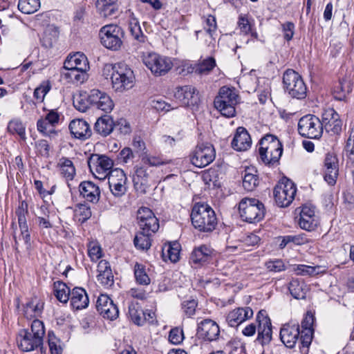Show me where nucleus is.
<instances>
[{
	"label": "nucleus",
	"mask_w": 354,
	"mask_h": 354,
	"mask_svg": "<svg viewBox=\"0 0 354 354\" xmlns=\"http://www.w3.org/2000/svg\"><path fill=\"white\" fill-rule=\"evenodd\" d=\"M79 192L80 196L88 202L95 204L100 200V187L92 181L82 182L79 185Z\"/></svg>",
	"instance_id": "obj_25"
},
{
	"label": "nucleus",
	"mask_w": 354,
	"mask_h": 354,
	"mask_svg": "<svg viewBox=\"0 0 354 354\" xmlns=\"http://www.w3.org/2000/svg\"><path fill=\"white\" fill-rule=\"evenodd\" d=\"M151 235L152 234L144 232V231L137 233L133 240L135 247L141 250L149 249L151 245Z\"/></svg>",
	"instance_id": "obj_42"
},
{
	"label": "nucleus",
	"mask_w": 354,
	"mask_h": 354,
	"mask_svg": "<svg viewBox=\"0 0 354 354\" xmlns=\"http://www.w3.org/2000/svg\"><path fill=\"white\" fill-rule=\"evenodd\" d=\"M118 158L120 162L127 164L134 158V154L131 148L124 147L120 151Z\"/></svg>",
	"instance_id": "obj_64"
},
{
	"label": "nucleus",
	"mask_w": 354,
	"mask_h": 354,
	"mask_svg": "<svg viewBox=\"0 0 354 354\" xmlns=\"http://www.w3.org/2000/svg\"><path fill=\"white\" fill-rule=\"evenodd\" d=\"M196 38L204 39L205 44L209 48L213 49L215 46L216 38L214 35L216 32H209L207 31L196 30L195 32Z\"/></svg>",
	"instance_id": "obj_54"
},
{
	"label": "nucleus",
	"mask_w": 354,
	"mask_h": 354,
	"mask_svg": "<svg viewBox=\"0 0 354 354\" xmlns=\"http://www.w3.org/2000/svg\"><path fill=\"white\" fill-rule=\"evenodd\" d=\"M214 250L208 245H202L196 248L192 252L189 261L196 266H202L212 260Z\"/></svg>",
	"instance_id": "obj_26"
},
{
	"label": "nucleus",
	"mask_w": 354,
	"mask_h": 354,
	"mask_svg": "<svg viewBox=\"0 0 354 354\" xmlns=\"http://www.w3.org/2000/svg\"><path fill=\"white\" fill-rule=\"evenodd\" d=\"M117 0H97L96 8L99 13L107 17L113 15L118 10Z\"/></svg>",
	"instance_id": "obj_36"
},
{
	"label": "nucleus",
	"mask_w": 354,
	"mask_h": 354,
	"mask_svg": "<svg viewBox=\"0 0 354 354\" xmlns=\"http://www.w3.org/2000/svg\"><path fill=\"white\" fill-rule=\"evenodd\" d=\"M123 36L122 28L114 24L104 26L100 30L101 44L105 48L112 50L120 49L122 44Z\"/></svg>",
	"instance_id": "obj_9"
},
{
	"label": "nucleus",
	"mask_w": 354,
	"mask_h": 354,
	"mask_svg": "<svg viewBox=\"0 0 354 354\" xmlns=\"http://www.w3.org/2000/svg\"><path fill=\"white\" fill-rule=\"evenodd\" d=\"M98 313L105 319L114 320L119 316L118 306L107 295H100L96 302Z\"/></svg>",
	"instance_id": "obj_16"
},
{
	"label": "nucleus",
	"mask_w": 354,
	"mask_h": 354,
	"mask_svg": "<svg viewBox=\"0 0 354 354\" xmlns=\"http://www.w3.org/2000/svg\"><path fill=\"white\" fill-rule=\"evenodd\" d=\"M231 145L234 149L239 151H246L251 147L252 139L245 128H237Z\"/></svg>",
	"instance_id": "obj_27"
},
{
	"label": "nucleus",
	"mask_w": 354,
	"mask_h": 354,
	"mask_svg": "<svg viewBox=\"0 0 354 354\" xmlns=\"http://www.w3.org/2000/svg\"><path fill=\"white\" fill-rule=\"evenodd\" d=\"M88 255L92 261H97L102 257V249L96 241H90L88 244Z\"/></svg>",
	"instance_id": "obj_56"
},
{
	"label": "nucleus",
	"mask_w": 354,
	"mask_h": 354,
	"mask_svg": "<svg viewBox=\"0 0 354 354\" xmlns=\"http://www.w3.org/2000/svg\"><path fill=\"white\" fill-rule=\"evenodd\" d=\"M324 178L329 185L336 183L339 175V160L336 155L328 153L324 162Z\"/></svg>",
	"instance_id": "obj_18"
},
{
	"label": "nucleus",
	"mask_w": 354,
	"mask_h": 354,
	"mask_svg": "<svg viewBox=\"0 0 354 354\" xmlns=\"http://www.w3.org/2000/svg\"><path fill=\"white\" fill-rule=\"evenodd\" d=\"M266 267L270 272H279L286 269V266L281 259H274L267 261L266 263Z\"/></svg>",
	"instance_id": "obj_61"
},
{
	"label": "nucleus",
	"mask_w": 354,
	"mask_h": 354,
	"mask_svg": "<svg viewBox=\"0 0 354 354\" xmlns=\"http://www.w3.org/2000/svg\"><path fill=\"white\" fill-rule=\"evenodd\" d=\"M238 95L234 89L227 86L220 88L218 95L214 99V106L226 118H232L235 115V106L237 104Z\"/></svg>",
	"instance_id": "obj_6"
},
{
	"label": "nucleus",
	"mask_w": 354,
	"mask_h": 354,
	"mask_svg": "<svg viewBox=\"0 0 354 354\" xmlns=\"http://www.w3.org/2000/svg\"><path fill=\"white\" fill-rule=\"evenodd\" d=\"M141 231L144 232L153 234L159 228V223L158 218L153 216L148 218L147 220L138 222Z\"/></svg>",
	"instance_id": "obj_50"
},
{
	"label": "nucleus",
	"mask_w": 354,
	"mask_h": 354,
	"mask_svg": "<svg viewBox=\"0 0 354 354\" xmlns=\"http://www.w3.org/2000/svg\"><path fill=\"white\" fill-rule=\"evenodd\" d=\"M285 91L292 98L304 100L307 95V87L301 75L292 69H288L283 75Z\"/></svg>",
	"instance_id": "obj_8"
},
{
	"label": "nucleus",
	"mask_w": 354,
	"mask_h": 354,
	"mask_svg": "<svg viewBox=\"0 0 354 354\" xmlns=\"http://www.w3.org/2000/svg\"><path fill=\"white\" fill-rule=\"evenodd\" d=\"M254 168L248 167L245 170L243 179V187L248 192L253 191L259 184V177Z\"/></svg>",
	"instance_id": "obj_37"
},
{
	"label": "nucleus",
	"mask_w": 354,
	"mask_h": 354,
	"mask_svg": "<svg viewBox=\"0 0 354 354\" xmlns=\"http://www.w3.org/2000/svg\"><path fill=\"white\" fill-rule=\"evenodd\" d=\"M129 315L135 324L138 326L144 324V311L138 303L132 302L129 306Z\"/></svg>",
	"instance_id": "obj_43"
},
{
	"label": "nucleus",
	"mask_w": 354,
	"mask_h": 354,
	"mask_svg": "<svg viewBox=\"0 0 354 354\" xmlns=\"http://www.w3.org/2000/svg\"><path fill=\"white\" fill-rule=\"evenodd\" d=\"M54 293L56 298L62 303H66L71 295V290L64 282L57 281L54 283Z\"/></svg>",
	"instance_id": "obj_41"
},
{
	"label": "nucleus",
	"mask_w": 354,
	"mask_h": 354,
	"mask_svg": "<svg viewBox=\"0 0 354 354\" xmlns=\"http://www.w3.org/2000/svg\"><path fill=\"white\" fill-rule=\"evenodd\" d=\"M296 191V186L290 180L277 185L273 192L277 205L281 207L288 206L292 202Z\"/></svg>",
	"instance_id": "obj_14"
},
{
	"label": "nucleus",
	"mask_w": 354,
	"mask_h": 354,
	"mask_svg": "<svg viewBox=\"0 0 354 354\" xmlns=\"http://www.w3.org/2000/svg\"><path fill=\"white\" fill-rule=\"evenodd\" d=\"M149 177V171L145 165L141 163V165H138L135 167V176L133 179L135 185L138 183H147Z\"/></svg>",
	"instance_id": "obj_46"
},
{
	"label": "nucleus",
	"mask_w": 354,
	"mask_h": 354,
	"mask_svg": "<svg viewBox=\"0 0 354 354\" xmlns=\"http://www.w3.org/2000/svg\"><path fill=\"white\" fill-rule=\"evenodd\" d=\"M37 128L38 131L45 136H52L57 133V131L45 118L38 120L37 122Z\"/></svg>",
	"instance_id": "obj_55"
},
{
	"label": "nucleus",
	"mask_w": 354,
	"mask_h": 354,
	"mask_svg": "<svg viewBox=\"0 0 354 354\" xmlns=\"http://www.w3.org/2000/svg\"><path fill=\"white\" fill-rule=\"evenodd\" d=\"M239 212L243 221L250 223L259 222L265 216L264 205L257 198H243L239 204Z\"/></svg>",
	"instance_id": "obj_7"
},
{
	"label": "nucleus",
	"mask_w": 354,
	"mask_h": 354,
	"mask_svg": "<svg viewBox=\"0 0 354 354\" xmlns=\"http://www.w3.org/2000/svg\"><path fill=\"white\" fill-rule=\"evenodd\" d=\"M129 28L131 35L139 42H145V36L143 34L138 19L131 17L129 19Z\"/></svg>",
	"instance_id": "obj_48"
},
{
	"label": "nucleus",
	"mask_w": 354,
	"mask_h": 354,
	"mask_svg": "<svg viewBox=\"0 0 354 354\" xmlns=\"http://www.w3.org/2000/svg\"><path fill=\"white\" fill-rule=\"evenodd\" d=\"M259 145V153L261 161L268 166L277 165L283 153V145L278 138L267 134L260 140Z\"/></svg>",
	"instance_id": "obj_3"
},
{
	"label": "nucleus",
	"mask_w": 354,
	"mask_h": 354,
	"mask_svg": "<svg viewBox=\"0 0 354 354\" xmlns=\"http://www.w3.org/2000/svg\"><path fill=\"white\" fill-rule=\"evenodd\" d=\"M88 165L91 172L96 178L102 179L110 175L113 162L106 155L95 153L89 157Z\"/></svg>",
	"instance_id": "obj_12"
},
{
	"label": "nucleus",
	"mask_w": 354,
	"mask_h": 354,
	"mask_svg": "<svg viewBox=\"0 0 354 354\" xmlns=\"http://www.w3.org/2000/svg\"><path fill=\"white\" fill-rule=\"evenodd\" d=\"M181 306L184 315L187 317H191L196 313V310L198 306V302L195 299L187 300L182 303Z\"/></svg>",
	"instance_id": "obj_57"
},
{
	"label": "nucleus",
	"mask_w": 354,
	"mask_h": 354,
	"mask_svg": "<svg viewBox=\"0 0 354 354\" xmlns=\"http://www.w3.org/2000/svg\"><path fill=\"white\" fill-rule=\"evenodd\" d=\"M216 152L209 143L198 144L190 155L191 162L197 167H205L215 158Z\"/></svg>",
	"instance_id": "obj_13"
},
{
	"label": "nucleus",
	"mask_w": 354,
	"mask_h": 354,
	"mask_svg": "<svg viewBox=\"0 0 354 354\" xmlns=\"http://www.w3.org/2000/svg\"><path fill=\"white\" fill-rule=\"evenodd\" d=\"M115 123L111 115H104L99 117L94 124V131L96 133L106 137L113 130Z\"/></svg>",
	"instance_id": "obj_30"
},
{
	"label": "nucleus",
	"mask_w": 354,
	"mask_h": 354,
	"mask_svg": "<svg viewBox=\"0 0 354 354\" xmlns=\"http://www.w3.org/2000/svg\"><path fill=\"white\" fill-rule=\"evenodd\" d=\"M216 60L213 57H208L197 63L198 75H207L216 66Z\"/></svg>",
	"instance_id": "obj_47"
},
{
	"label": "nucleus",
	"mask_w": 354,
	"mask_h": 354,
	"mask_svg": "<svg viewBox=\"0 0 354 354\" xmlns=\"http://www.w3.org/2000/svg\"><path fill=\"white\" fill-rule=\"evenodd\" d=\"M174 96L185 106H194L199 100L198 92L195 87L190 85L177 87Z\"/></svg>",
	"instance_id": "obj_23"
},
{
	"label": "nucleus",
	"mask_w": 354,
	"mask_h": 354,
	"mask_svg": "<svg viewBox=\"0 0 354 354\" xmlns=\"http://www.w3.org/2000/svg\"><path fill=\"white\" fill-rule=\"evenodd\" d=\"M87 71H82L77 68H63L62 76L68 82L73 84H82L87 78Z\"/></svg>",
	"instance_id": "obj_34"
},
{
	"label": "nucleus",
	"mask_w": 354,
	"mask_h": 354,
	"mask_svg": "<svg viewBox=\"0 0 354 354\" xmlns=\"http://www.w3.org/2000/svg\"><path fill=\"white\" fill-rule=\"evenodd\" d=\"M291 295L297 299H305L306 295V285L304 281L292 279L288 287Z\"/></svg>",
	"instance_id": "obj_40"
},
{
	"label": "nucleus",
	"mask_w": 354,
	"mask_h": 354,
	"mask_svg": "<svg viewBox=\"0 0 354 354\" xmlns=\"http://www.w3.org/2000/svg\"><path fill=\"white\" fill-rule=\"evenodd\" d=\"M106 69L111 70L113 88L118 92H123L131 88L134 85L135 76L133 71L124 63L119 62L108 65Z\"/></svg>",
	"instance_id": "obj_5"
},
{
	"label": "nucleus",
	"mask_w": 354,
	"mask_h": 354,
	"mask_svg": "<svg viewBox=\"0 0 354 354\" xmlns=\"http://www.w3.org/2000/svg\"><path fill=\"white\" fill-rule=\"evenodd\" d=\"M300 335L299 326L297 324H284L280 330V339L283 344L289 348L295 346Z\"/></svg>",
	"instance_id": "obj_22"
},
{
	"label": "nucleus",
	"mask_w": 354,
	"mask_h": 354,
	"mask_svg": "<svg viewBox=\"0 0 354 354\" xmlns=\"http://www.w3.org/2000/svg\"><path fill=\"white\" fill-rule=\"evenodd\" d=\"M45 328L38 319H34L30 330L21 329L17 336L18 348L23 352H31L39 349L42 353Z\"/></svg>",
	"instance_id": "obj_1"
},
{
	"label": "nucleus",
	"mask_w": 354,
	"mask_h": 354,
	"mask_svg": "<svg viewBox=\"0 0 354 354\" xmlns=\"http://www.w3.org/2000/svg\"><path fill=\"white\" fill-rule=\"evenodd\" d=\"M109 187L111 194L116 198L123 196L127 192V176L122 169L115 168L109 176Z\"/></svg>",
	"instance_id": "obj_15"
},
{
	"label": "nucleus",
	"mask_w": 354,
	"mask_h": 354,
	"mask_svg": "<svg viewBox=\"0 0 354 354\" xmlns=\"http://www.w3.org/2000/svg\"><path fill=\"white\" fill-rule=\"evenodd\" d=\"M71 305L73 309L82 310L88 307L89 299L86 290L80 287L74 288L70 295Z\"/></svg>",
	"instance_id": "obj_29"
},
{
	"label": "nucleus",
	"mask_w": 354,
	"mask_h": 354,
	"mask_svg": "<svg viewBox=\"0 0 354 354\" xmlns=\"http://www.w3.org/2000/svg\"><path fill=\"white\" fill-rule=\"evenodd\" d=\"M256 322L258 324L257 328L255 323H250L242 330V334L245 337H252L257 330V341L261 345L269 344L272 339V331L271 320L266 310H261L258 312Z\"/></svg>",
	"instance_id": "obj_4"
},
{
	"label": "nucleus",
	"mask_w": 354,
	"mask_h": 354,
	"mask_svg": "<svg viewBox=\"0 0 354 354\" xmlns=\"http://www.w3.org/2000/svg\"><path fill=\"white\" fill-rule=\"evenodd\" d=\"M321 120L314 115H306L298 122L299 133L304 138L310 139L319 138L323 133Z\"/></svg>",
	"instance_id": "obj_11"
},
{
	"label": "nucleus",
	"mask_w": 354,
	"mask_h": 354,
	"mask_svg": "<svg viewBox=\"0 0 354 354\" xmlns=\"http://www.w3.org/2000/svg\"><path fill=\"white\" fill-rule=\"evenodd\" d=\"M44 303L35 297L26 303L24 306V315L28 319H36L42 313Z\"/></svg>",
	"instance_id": "obj_31"
},
{
	"label": "nucleus",
	"mask_w": 354,
	"mask_h": 354,
	"mask_svg": "<svg viewBox=\"0 0 354 354\" xmlns=\"http://www.w3.org/2000/svg\"><path fill=\"white\" fill-rule=\"evenodd\" d=\"M77 68L82 71H88L89 68L87 57L84 54L77 52L68 56L64 64V68Z\"/></svg>",
	"instance_id": "obj_32"
},
{
	"label": "nucleus",
	"mask_w": 354,
	"mask_h": 354,
	"mask_svg": "<svg viewBox=\"0 0 354 354\" xmlns=\"http://www.w3.org/2000/svg\"><path fill=\"white\" fill-rule=\"evenodd\" d=\"M297 274L314 276L319 274L324 273L325 269L321 266H310L306 265H297L294 268Z\"/></svg>",
	"instance_id": "obj_45"
},
{
	"label": "nucleus",
	"mask_w": 354,
	"mask_h": 354,
	"mask_svg": "<svg viewBox=\"0 0 354 354\" xmlns=\"http://www.w3.org/2000/svg\"><path fill=\"white\" fill-rule=\"evenodd\" d=\"M97 281L104 287L109 288L113 284V275L111 271H106L102 274H98Z\"/></svg>",
	"instance_id": "obj_63"
},
{
	"label": "nucleus",
	"mask_w": 354,
	"mask_h": 354,
	"mask_svg": "<svg viewBox=\"0 0 354 354\" xmlns=\"http://www.w3.org/2000/svg\"><path fill=\"white\" fill-rule=\"evenodd\" d=\"M40 0H19L18 9L24 14L35 12L40 8Z\"/></svg>",
	"instance_id": "obj_44"
},
{
	"label": "nucleus",
	"mask_w": 354,
	"mask_h": 354,
	"mask_svg": "<svg viewBox=\"0 0 354 354\" xmlns=\"http://www.w3.org/2000/svg\"><path fill=\"white\" fill-rule=\"evenodd\" d=\"M197 334L205 341L216 340L220 335V328L216 322L205 319L198 324Z\"/></svg>",
	"instance_id": "obj_19"
},
{
	"label": "nucleus",
	"mask_w": 354,
	"mask_h": 354,
	"mask_svg": "<svg viewBox=\"0 0 354 354\" xmlns=\"http://www.w3.org/2000/svg\"><path fill=\"white\" fill-rule=\"evenodd\" d=\"M75 216L82 223L85 222L91 216V207L88 204L80 203L75 209Z\"/></svg>",
	"instance_id": "obj_53"
},
{
	"label": "nucleus",
	"mask_w": 354,
	"mask_h": 354,
	"mask_svg": "<svg viewBox=\"0 0 354 354\" xmlns=\"http://www.w3.org/2000/svg\"><path fill=\"white\" fill-rule=\"evenodd\" d=\"M253 314V310L250 307L236 308L228 313L225 320L229 326L237 327L243 322L252 318Z\"/></svg>",
	"instance_id": "obj_24"
},
{
	"label": "nucleus",
	"mask_w": 354,
	"mask_h": 354,
	"mask_svg": "<svg viewBox=\"0 0 354 354\" xmlns=\"http://www.w3.org/2000/svg\"><path fill=\"white\" fill-rule=\"evenodd\" d=\"M57 167L59 174L66 180L68 186L70 187L71 185L68 182L72 180L76 174V170L73 162L67 158L62 157L59 160Z\"/></svg>",
	"instance_id": "obj_33"
},
{
	"label": "nucleus",
	"mask_w": 354,
	"mask_h": 354,
	"mask_svg": "<svg viewBox=\"0 0 354 354\" xmlns=\"http://www.w3.org/2000/svg\"><path fill=\"white\" fill-rule=\"evenodd\" d=\"M143 63L156 76L165 75L173 66L171 58L156 53L144 55Z\"/></svg>",
	"instance_id": "obj_10"
},
{
	"label": "nucleus",
	"mask_w": 354,
	"mask_h": 354,
	"mask_svg": "<svg viewBox=\"0 0 354 354\" xmlns=\"http://www.w3.org/2000/svg\"><path fill=\"white\" fill-rule=\"evenodd\" d=\"M351 91L352 86L350 81L345 79L341 80L334 88V97L339 101L344 100Z\"/></svg>",
	"instance_id": "obj_39"
},
{
	"label": "nucleus",
	"mask_w": 354,
	"mask_h": 354,
	"mask_svg": "<svg viewBox=\"0 0 354 354\" xmlns=\"http://www.w3.org/2000/svg\"><path fill=\"white\" fill-rule=\"evenodd\" d=\"M295 26L292 22L287 21L281 24V31L283 33V38L289 41H290L295 34Z\"/></svg>",
	"instance_id": "obj_62"
},
{
	"label": "nucleus",
	"mask_w": 354,
	"mask_h": 354,
	"mask_svg": "<svg viewBox=\"0 0 354 354\" xmlns=\"http://www.w3.org/2000/svg\"><path fill=\"white\" fill-rule=\"evenodd\" d=\"M238 28L243 35H250L255 39H258V33L255 30L254 23L245 15H241L238 19Z\"/></svg>",
	"instance_id": "obj_35"
},
{
	"label": "nucleus",
	"mask_w": 354,
	"mask_h": 354,
	"mask_svg": "<svg viewBox=\"0 0 354 354\" xmlns=\"http://www.w3.org/2000/svg\"><path fill=\"white\" fill-rule=\"evenodd\" d=\"M88 100L91 105L105 113H110L114 107L113 102L110 96L98 89H93L90 91Z\"/></svg>",
	"instance_id": "obj_17"
},
{
	"label": "nucleus",
	"mask_w": 354,
	"mask_h": 354,
	"mask_svg": "<svg viewBox=\"0 0 354 354\" xmlns=\"http://www.w3.org/2000/svg\"><path fill=\"white\" fill-rule=\"evenodd\" d=\"M299 227L306 231H313L319 224V218L315 214V207L304 205L300 212Z\"/></svg>",
	"instance_id": "obj_21"
},
{
	"label": "nucleus",
	"mask_w": 354,
	"mask_h": 354,
	"mask_svg": "<svg viewBox=\"0 0 354 354\" xmlns=\"http://www.w3.org/2000/svg\"><path fill=\"white\" fill-rule=\"evenodd\" d=\"M308 239L304 234L297 235H287L282 237L279 244L280 248H284L288 243H293L295 245H301L306 243Z\"/></svg>",
	"instance_id": "obj_49"
},
{
	"label": "nucleus",
	"mask_w": 354,
	"mask_h": 354,
	"mask_svg": "<svg viewBox=\"0 0 354 354\" xmlns=\"http://www.w3.org/2000/svg\"><path fill=\"white\" fill-rule=\"evenodd\" d=\"M323 129L331 134H339L342 131V122L339 114L333 109H328L322 113L321 121Z\"/></svg>",
	"instance_id": "obj_20"
},
{
	"label": "nucleus",
	"mask_w": 354,
	"mask_h": 354,
	"mask_svg": "<svg viewBox=\"0 0 354 354\" xmlns=\"http://www.w3.org/2000/svg\"><path fill=\"white\" fill-rule=\"evenodd\" d=\"M192 223L201 232H212L217 225V218L214 209L207 204L196 203L191 213Z\"/></svg>",
	"instance_id": "obj_2"
},
{
	"label": "nucleus",
	"mask_w": 354,
	"mask_h": 354,
	"mask_svg": "<svg viewBox=\"0 0 354 354\" xmlns=\"http://www.w3.org/2000/svg\"><path fill=\"white\" fill-rule=\"evenodd\" d=\"M8 130L12 134H17L21 138H26V128L19 119H13L10 120L8 125Z\"/></svg>",
	"instance_id": "obj_52"
},
{
	"label": "nucleus",
	"mask_w": 354,
	"mask_h": 354,
	"mask_svg": "<svg viewBox=\"0 0 354 354\" xmlns=\"http://www.w3.org/2000/svg\"><path fill=\"white\" fill-rule=\"evenodd\" d=\"M184 339V333L183 328L175 327L169 331V341L173 344H179Z\"/></svg>",
	"instance_id": "obj_59"
},
{
	"label": "nucleus",
	"mask_w": 354,
	"mask_h": 354,
	"mask_svg": "<svg viewBox=\"0 0 354 354\" xmlns=\"http://www.w3.org/2000/svg\"><path fill=\"white\" fill-rule=\"evenodd\" d=\"M141 163L147 166L157 167L162 165L164 162L158 157L151 156L145 152L140 156Z\"/></svg>",
	"instance_id": "obj_60"
},
{
	"label": "nucleus",
	"mask_w": 354,
	"mask_h": 354,
	"mask_svg": "<svg viewBox=\"0 0 354 354\" xmlns=\"http://www.w3.org/2000/svg\"><path fill=\"white\" fill-rule=\"evenodd\" d=\"M71 133L75 138L80 140L88 138L92 133L88 123L82 119H75L69 124Z\"/></svg>",
	"instance_id": "obj_28"
},
{
	"label": "nucleus",
	"mask_w": 354,
	"mask_h": 354,
	"mask_svg": "<svg viewBox=\"0 0 354 354\" xmlns=\"http://www.w3.org/2000/svg\"><path fill=\"white\" fill-rule=\"evenodd\" d=\"M180 245L178 242L169 243L162 248V257L165 260L169 259L176 263L179 259Z\"/></svg>",
	"instance_id": "obj_38"
},
{
	"label": "nucleus",
	"mask_w": 354,
	"mask_h": 354,
	"mask_svg": "<svg viewBox=\"0 0 354 354\" xmlns=\"http://www.w3.org/2000/svg\"><path fill=\"white\" fill-rule=\"evenodd\" d=\"M50 85L49 82H43L38 87L35 89L33 96L38 102H41L46 95L50 90Z\"/></svg>",
	"instance_id": "obj_58"
},
{
	"label": "nucleus",
	"mask_w": 354,
	"mask_h": 354,
	"mask_svg": "<svg viewBox=\"0 0 354 354\" xmlns=\"http://www.w3.org/2000/svg\"><path fill=\"white\" fill-rule=\"evenodd\" d=\"M134 275L136 282L140 285H148L150 283V278L146 272L143 265L136 263L134 266Z\"/></svg>",
	"instance_id": "obj_51"
}]
</instances>
